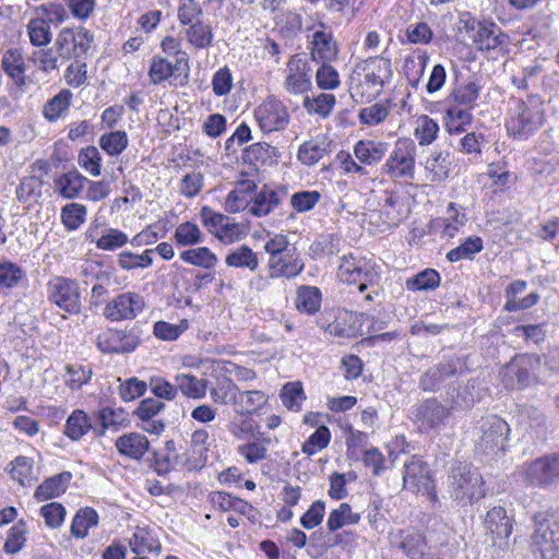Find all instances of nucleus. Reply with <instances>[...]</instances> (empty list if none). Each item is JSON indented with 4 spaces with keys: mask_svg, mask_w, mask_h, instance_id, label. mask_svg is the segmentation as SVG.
<instances>
[{
    "mask_svg": "<svg viewBox=\"0 0 559 559\" xmlns=\"http://www.w3.org/2000/svg\"><path fill=\"white\" fill-rule=\"evenodd\" d=\"M264 250L269 254L267 272L270 277L294 280L305 270V261L294 243L287 236L275 234L264 243Z\"/></svg>",
    "mask_w": 559,
    "mask_h": 559,
    "instance_id": "obj_1",
    "label": "nucleus"
},
{
    "mask_svg": "<svg viewBox=\"0 0 559 559\" xmlns=\"http://www.w3.org/2000/svg\"><path fill=\"white\" fill-rule=\"evenodd\" d=\"M364 79L352 82L349 95L357 104H365L376 99L383 91L384 84L392 76L390 59L371 57L364 61Z\"/></svg>",
    "mask_w": 559,
    "mask_h": 559,
    "instance_id": "obj_2",
    "label": "nucleus"
},
{
    "mask_svg": "<svg viewBox=\"0 0 559 559\" xmlns=\"http://www.w3.org/2000/svg\"><path fill=\"white\" fill-rule=\"evenodd\" d=\"M545 120L544 103L536 95L518 99L506 122L509 135L527 138L538 130Z\"/></svg>",
    "mask_w": 559,
    "mask_h": 559,
    "instance_id": "obj_3",
    "label": "nucleus"
},
{
    "mask_svg": "<svg viewBox=\"0 0 559 559\" xmlns=\"http://www.w3.org/2000/svg\"><path fill=\"white\" fill-rule=\"evenodd\" d=\"M510 427L497 415L481 417L474 428L475 452L493 457L506 450Z\"/></svg>",
    "mask_w": 559,
    "mask_h": 559,
    "instance_id": "obj_4",
    "label": "nucleus"
},
{
    "mask_svg": "<svg viewBox=\"0 0 559 559\" xmlns=\"http://www.w3.org/2000/svg\"><path fill=\"white\" fill-rule=\"evenodd\" d=\"M452 497L463 503H472L485 496L484 481L477 468L467 463H457L450 475Z\"/></svg>",
    "mask_w": 559,
    "mask_h": 559,
    "instance_id": "obj_5",
    "label": "nucleus"
},
{
    "mask_svg": "<svg viewBox=\"0 0 559 559\" xmlns=\"http://www.w3.org/2000/svg\"><path fill=\"white\" fill-rule=\"evenodd\" d=\"M522 480L526 486L539 489L559 485V452L525 462L522 465Z\"/></svg>",
    "mask_w": 559,
    "mask_h": 559,
    "instance_id": "obj_6",
    "label": "nucleus"
},
{
    "mask_svg": "<svg viewBox=\"0 0 559 559\" xmlns=\"http://www.w3.org/2000/svg\"><path fill=\"white\" fill-rule=\"evenodd\" d=\"M416 145L407 138L399 139L389 158L383 165V173L392 179H413L415 175Z\"/></svg>",
    "mask_w": 559,
    "mask_h": 559,
    "instance_id": "obj_7",
    "label": "nucleus"
},
{
    "mask_svg": "<svg viewBox=\"0 0 559 559\" xmlns=\"http://www.w3.org/2000/svg\"><path fill=\"white\" fill-rule=\"evenodd\" d=\"M94 41V35L84 27H64L55 41L59 58L63 60L79 59L87 53Z\"/></svg>",
    "mask_w": 559,
    "mask_h": 559,
    "instance_id": "obj_8",
    "label": "nucleus"
},
{
    "mask_svg": "<svg viewBox=\"0 0 559 559\" xmlns=\"http://www.w3.org/2000/svg\"><path fill=\"white\" fill-rule=\"evenodd\" d=\"M535 531L532 535L544 559H559V519L546 518L543 513L534 516Z\"/></svg>",
    "mask_w": 559,
    "mask_h": 559,
    "instance_id": "obj_9",
    "label": "nucleus"
},
{
    "mask_svg": "<svg viewBox=\"0 0 559 559\" xmlns=\"http://www.w3.org/2000/svg\"><path fill=\"white\" fill-rule=\"evenodd\" d=\"M338 278L343 283L358 284L359 292H365L378 281V273L365 258H355L353 254L344 255L338 266Z\"/></svg>",
    "mask_w": 559,
    "mask_h": 559,
    "instance_id": "obj_10",
    "label": "nucleus"
},
{
    "mask_svg": "<svg viewBox=\"0 0 559 559\" xmlns=\"http://www.w3.org/2000/svg\"><path fill=\"white\" fill-rule=\"evenodd\" d=\"M390 542L409 559H424L430 548L425 534L413 526L391 532Z\"/></svg>",
    "mask_w": 559,
    "mask_h": 559,
    "instance_id": "obj_11",
    "label": "nucleus"
},
{
    "mask_svg": "<svg viewBox=\"0 0 559 559\" xmlns=\"http://www.w3.org/2000/svg\"><path fill=\"white\" fill-rule=\"evenodd\" d=\"M48 299L69 313H79L81 300L79 286L75 281L56 277L48 283Z\"/></svg>",
    "mask_w": 559,
    "mask_h": 559,
    "instance_id": "obj_12",
    "label": "nucleus"
},
{
    "mask_svg": "<svg viewBox=\"0 0 559 559\" xmlns=\"http://www.w3.org/2000/svg\"><path fill=\"white\" fill-rule=\"evenodd\" d=\"M403 487L416 493H432L435 485L430 469L420 457L412 456L404 463Z\"/></svg>",
    "mask_w": 559,
    "mask_h": 559,
    "instance_id": "obj_13",
    "label": "nucleus"
},
{
    "mask_svg": "<svg viewBox=\"0 0 559 559\" xmlns=\"http://www.w3.org/2000/svg\"><path fill=\"white\" fill-rule=\"evenodd\" d=\"M254 117L263 132L283 130L289 122L287 108L275 97H269L259 105Z\"/></svg>",
    "mask_w": 559,
    "mask_h": 559,
    "instance_id": "obj_14",
    "label": "nucleus"
},
{
    "mask_svg": "<svg viewBox=\"0 0 559 559\" xmlns=\"http://www.w3.org/2000/svg\"><path fill=\"white\" fill-rule=\"evenodd\" d=\"M143 297L134 292L122 293L104 308V317L110 321L132 320L144 309Z\"/></svg>",
    "mask_w": 559,
    "mask_h": 559,
    "instance_id": "obj_15",
    "label": "nucleus"
},
{
    "mask_svg": "<svg viewBox=\"0 0 559 559\" xmlns=\"http://www.w3.org/2000/svg\"><path fill=\"white\" fill-rule=\"evenodd\" d=\"M466 32L478 50H496L506 43L507 36L495 23L466 21Z\"/></svg>",
    "mask_w": 559,
    "mask_h": 559,
    "instance_id": "obj_16",
    "label": "nucleus"
},
{
    "mask_svg": "<svg viewBox=\"0 0 559 559\" xmlns=\"http://www.w3.org/2000/svg\"><path fill=\"white\" fill-rule=\"evenodd\" d=\"M284 88L294 95L305 94L311 90V68L301 55H294L286 68Z\"/></svg>",
    "mask_w": 559,
    "mask_h": 559,
    "instance_id": "obj_17",
    "label": "nucleus"
},
{
    "mask_svg": "<svg viewBox=\"0 0 559 559\" xmlns=\"http://www.w3.org/2000/svg\"><path fill=\"white\" fill-rule=\"evenodd\" d=\"M534 360L527 355L514 357L501 370L504 386L508 389H524L532 382Z\"/></svg>",
    "mask_w": 559,
    "mask_h": 559,
    "instance_id": "obj_18",
    "label": "nucleus"
},
{
    "mask_svg": "<svg viewBox=\"0 0 559 559\" xmlns=\"http://www.w3.org/2000/svg\"><path fill=\"white\" fill-rule=\"evenodd\" d=\"M485 527L491 536L493 546L504 549L509 546V538L512 533V521L502 507H493L485 518Z\"/></svg>",
    "mask_w": 559,
    "mask_h": 559,
    "instance_id": "obj_19",
    "label": "nucleus"
},
{
    "mask_svg": "<svg viewBox=\"0 0 559 559\" xmlns=\"http://www.w3.org/2000/svg\"><path fill=\"white\" fill-rule=\"evenodd\" d=\"M452 412L437 399H427L417 405L415 418L420 423V429L432 430L445 425Z\"/></svg>",
    "mask_w": 559,
    "mask_h": 559,
    "instance_id": "obj_20",
    "label": "nucleus"
},
{
    "mask_svg": "<svg viewBox=\"0 0 559 559\" xmlns=\"http://www.w3.org/2000/svg\"><path fill=\"white\" fill-rule=\"evenodd\" d=\"M408 214L404 198L397 192L385 191L380 209L371 216L377 215L386 228L396 227Z\"/></svg>",
    "mask_w": 559,
    "mask_h": 559,
    "instance_id": "obj_21",
    "label": "nucleus"
},
{
    "mask_svg": "<svg viewBox=\"0 0 559 559\" xmlns=\"http://www.w3.org/2000/svg\"><path fill=\"white\" fill-rule=\"evenodd\" d=\"M177 63L168 60L160 56H154L151 60L148 76L151 83L154 85L162 84L163 82L170 80V83L185 85L188 83L189 72H178Z\"/></svg>",
    "mask_w": 559,
    "mask_h": 559,
    "instance_id": "obj_22",
    "label": "nucleus"
},
{
    "mask_svg": "<svg viewBox=\"0 0 559 559\" xmlns=\"http://www.w3.org/2000/svg\"><path fill=\"white\" fill-rule=\"evenodd\" d=\"M319 26L324 28L322 22ZM338 55V46L334 40L331 32L324 29H317L312 35L311 40V57L314 61L331 62L335 60Z\"/></svg>",
    "mask_w": 559,
    "mask_h": 559,
    "instance_id": "obj_23",
    "label": "nucleus"
},
{
    "mask_svg": "<svg viewBox=\"0 0 559 559\" xmlns=\"http://www.w3.org/2000/svg\"><path fill=\"white\" fill-rule=\"evenodd\" d=\"M286 194L285 190L276 191L264 186L255 193L254 198H252V204L249 211L257 217L269 215L282 204Z\"/></svg>",
    "mask_w": 559,
    "mask_h": 559,
    "instance_id": "obj_24",
    "label": "nucleus"
},
{
    "mask_svg": "<svg viewBox=\"0 0 559 559\" xmlns=\"http://www.w3.org/2000/svg\"><path fill=\"white\" fill-rule=\"evenodd\" d=\"M117 451L132 460H140L148 451L150 441L140 432H129L120 436L115 442Z\"/></svg>",
    "mask_w": 559,
    "mask_h": 559,
    "instance_id": "obj_25",
    "label": "nucleus"
},
{
    "mask_svg": "<svg viewBox=\"0 0 559 559\" xmlns=\"http://www.w3.org/2000/svg\"><path fill=\"white\" fill-rule=\"evenodd\" d=\"M209 433L205 429L195 430L191 436V450L186 460V466L189 471L202 469L207 461L206 441Z\"/></svg>",
    "mask_w": 559,
    "mask_h": 559,
    "instance_id": "obj_26",
    "label": "nucleus"
},
{
    "mask_svg": "<svg viewBox=\"0 0 559 559\" xmlns=\"http://www.w3.org/2000/svg\"><path fill=\"white\" fill-rule=\"evenodd\" d=\"M72 479L70 472H62L45 479L35 490L37 501H46L62 495Z\"/></svg>",
    "mask_w": 559,
    "mask_h": 559,
    "instance_id": "obj_27",
    "label": "nucleus"
},
{
    "mask_svg": "<svg viewBox=\"0 0 559 559\" xmlns=\"http://www.w3.org/2000/svg\"><path fill=\"white\" fill-rule=\"evenodd\" d=\"M361 334V324L357 316L345 310H336L332 335L342 338H354Z\"/></svg>",
    "mask_w": 559,
    "mask_h": 559,
    "instance_id": "obj_28",
    "label": "nucleus"
},
{
    "mask_svg": "<svg viewBox=\"0 0 559 559\" xmlns=\"http://www.w3.org/2000/svg\"><path fill=\"white\" fill-rule=\"evenodd\" d=\"M322 294L317 286L301 285L297 288L295 305L299 312L312 316L321 307Z\"/></svg>",
    "mask_w": 559,
    "mask_h": 559,
    "instance_id": "obj_29",
    "label": "nucleus"
},
{
    "mask_svg": "<svg viewBox=\"0 0 559 559\" xmlns=\"http://www.w3.org/2000/svg\"><path fill=\"white\" fill-rule=\"evenodd\" d=\"M388 151V144L381 141L361 140L354 147L355 156L364 164L380 162Z\"/></svg>",
    "mask_w": 559,
    "mask_h": 559,
    "instance_id": "obj_30",
    "label": "nucleus"
},
{
    "mask_svg": "<svg viewBox=\"0 0 559 559\" xmlns=\"http://www.w3.org/2000/svg\"><path fill=\"white\" fill-rule=\"evenodd\" d=\"M131 550L141 556L145 552L158 555L162 550V545L154 534L144 527H138L129 542Z\"/></svg>",
    "mask_w": 559,
    "mask_h": 559,
    "instance_id": "obj_31",
    "label": "nucleus"
},
{
    "mask_svg": "<svg viewBox=\"0 0 559 559\" xmlns=\"http://www.w3.org/2000/svg\"><path fill=\"white\" fill-rule=\"evenodd\" d=\"M177 392L192 400H200L206 395L207 380L199 379L193 374H177L175 377Z\"/></svg>",
    "mask_w": 559,
    "mask_h": 559,
    "instance_id": "obj_32",
    "label": "nucleus"
},
{
    "mask_svg": "<svg viewBox=\"0 0 559 559\" xmlns=\"http://www.w3.org/2000/svg\"><path fill=\"white\" fill-rule=\"evenodd\" d=\"M1 66L16 85L23 86L25 84L24 59L17 49L7 50L2 56Z\"/></svg>",
    "mask_w": 559,
    "mask_h": 559,
    "instance_id": "obj_33",
    "label": "nucleus"
},
{
    "mask_svg": "<svg viewBox=\"0 0 559 559\" xmlns=\"http://www.w3.org/2000/svg\"><path fill=\"white\" fill-rule=\"evenodd\" d=\"M276 157V148L265 142L251 144L243 150L242 159L250 165L271 164Z\"/></svg>",
    "mask_w": 559,
    "mask_h": 559,
    "instance_id": "obj_34",
    "label": "nucleus"
},
{
    "mask_svg": "<svg viewBox=\"0 0 559 559\" xmlns=\"http://www.w3.org/2000/svg\"><path fill=\"white\" fill-rule=\"evenodd\" d=\"M91 429L94 428L92 420L87 416V414L84 411L75 409L67 419L64 433L71 440L78 441L83 436H85Z\"/></svg>",
    "mask_w": 559,
    "mask_h": 559,
    "instance_id": "obj_35",
    "label": "nucleus"
},
{
    "mask_svg": "<svg viewBox=\"0 0 559 559\" xmlns=\"http://www.w3.org/2000/svg\"><path fill=\"white\" fill-rule=\"evenodd\" d=\"M72 92L70 90H61L57 95L49 99L43 109L44 117L50 121H57L64 115L72 102Z\"/></svg>",
    "mask_w": 559,
    "mask_h": 559,
    "instance_id": "obj_36",
    "label": "nucleus"
},
{
    "mask_svg": "<svg viewBox=\"0 0 559 559\" xmlns=\"http://www.w3.org/2000/svg\"><path fill=\"white\" fill-rule=\"evenodd\" d=\"M86 181L88 180L80 173L75 170L69 171L61 175L56 180V188L62 197L67 199H74L83 190Z\"/></svg>",
    "mask_w": 559,
    "mask_h": 559,
    "instance_id": "obj_37",
    "label": "nucleus"
},
{
    "mask_svg": "<svg viewBox=\"0 0 559 559\" xmlns=\"http://www.w3.org/2000/svg\"><path fill=\"white\" fill-rule=\"evenodd\" d=\"M35 19L43 20L47 25H59L68 19L66 8L58 2H46L33 8Z\"/></svg>",
    "mask_w": 559,
    "mask_h": 559,
    "instance_id": "obj_38",
    "label": "nucleus"
},
{
    "mask_svg": "<svg viewBox=\"0 0 559 559\" xmlns=\"http://www.w3.org/2000/svg\"><path fill=\"white\" fill-rule=\"evenodd\" d=\"M266 402L267 396L262 391H239L235 409L240 414H252L261 409Z\"/></svg>",
    "mask_w": 559,
    "mask_h": 559,
    "instance_id": "obj_39",
    "label": "nucleus"
},
{
    "mask_svg": "<svg viewBox=\"0 0 559 559\" xmlns=\"http://www.w3.org/2000/svg\"><path fill=\"white\" fill-rule=\"evenodd\" d=\"M360 521V515L352 511V507L343 502L337 509L330 512L326 526L330 532H335L346 525H355Z\"/></svg>",
    "mask_w": 559,
    "mask_h": 559,
    "instance_id": "obj_40",
    "label": "nucleus"
},
{
    "mask_svg": "<svg viewBox=\"0 0 559 559\" xmlns=\"http://www.w3.org/2000/svg\"><path fill=\"white\" fill-rule=\"evenodd\" d=\"M329 145L324 139L307 141L300 145L298 158L302 164L312 166L329 153Z\"/></svg>",
    "mask_w": 559,
    "mask_h": 559,
    "instance_id": "obj_41",
    "label": "nucleus"
},
{
    "mask_svg": "<svg viewBox=\"0 0 559 559\" xmlns=\"http://www.w3.org/2000/svg\"><path fill=\"white\" fill-rule=\"evenodd\" d=\"M98 523V514L92 508H84L76 512L71 523V534L75 538H84L88 534L91 527Z\"/></svg>",
    "mask_w": 559,
    "mask_h": 559,
    "instance_id": "obj_42",
    "label": "nucleus"
},
{
    "mask_svg": "<svg viewBox=\"0 0 559 559\" xmlns=\"http://www.w3.org/2000/svg\"><path fill=\"white\" fill-rule=\"evenodd\" d=\"M187 40L198 49H204L213 44L214 35L212 26L204 24L202 20L189 25L186 29Z\"/></svg>",
    "mask_w": 559,
    "mask_h": 559,
    "instance_id": "obj_43",
    "label": "nucleus"
},
{
    "mask_svg": "<svg viewBox=\"0 0 559 559\" xmlns=\"http://www.w3.org/2000/svg\"><path fill=\"white\" fill-rule=\"evenodd\" d=\"M225 262L228 266L248 269L250 271H255L259 266L257 253L246 245H242L236 250L229 252Z\"/></svg>",
    "mask_w": 559,
    "mask_h": 559,
    "instance_id": "obj_44",
    "label": "nucleus"
},
{
    "mask_svg": "<svg viewBox=\"0 0 559 559\" xmlns=\"http://www.w3.org/2000/svg\"><path fill=\"white\" fill-rule=\"evenodd\" d=\"M483 248L484 242L479 236H469L460 246L451 249L447 253V259L450 262L472 260L476 253L483 250Z\"/></svg>",
    "mask_w": 559,
    "mask_h": 559,
    "instance_id": "obj_45",
    "label": "nucleus"
},
{
    "mask_svg": "<svg viewBox=\"0 0 559 559\" xmlns=\"http://www.w3.org/2000/svg\"><path fill=\"white\" fill-rule=\"evenodd\" d=\"M441 282L440 274L433 269H425L405 282V286L411 292L433 290L439 287Z\"/></svg>",
    "mask_w": 559,
    "mask_h": 559,
    "instance_id": "obj_46",
    "label": "nucleus"
},
{
    "mask_svg": "<svg viewBox=\"0 0 559 559\" xmlns=\"http://www.w3.org/2000/svg\"><path fill=\"white\" fill-rule=\"evenodd\" d=\"M238 394V386L228 378L218 381L210 390V395L214 403L221 405L231 404L234 407L236 406Z\"/></svg>",
    "mask_w": 559,
    "mask_h": 559,
    "instance_id": "obj_47",
    "label": "nucleus"
},
{
    "mask_svg": "<svg viewBox=\"0 0 559 559\" xmlns=\"http://www.w3.org/2000/svg\"><path fill=\"white\" fill-rule=\"evenodd\" d=\"M201 218L205 226L207 227H222L218 238L224 242H233V233L237 229L236 225H224V221L226 217L223 214L213 212L210 207L204 206L201 210Z\"/></svg>",
    "mask_w": 559,
    "mask_h": 559,
    "instance_id": "obj_48",
    "label": "nucleus"
},
{
    "mask_svg": "<svg viewBox=\"0 0 559 559\" xmlns=\"http://www.w3.org/2000/svg\"><path fill=\"white\" fill-rule=\"evenodd\" d=\"M180 259L186 263L204 269L214 267L218 261L207 247L185 250L180 253Z\"/></svg>",
    "mask_w": 559,
    "mask_h": 559,
    "instance_id": "obj_49",
    "label": "nucleus"
},
{
    "mask_svg": "<svg viewBox=\"0 0 559 559\" xmlns=\"http://www.w3.org/2000/svg\"><path fill=\"white\" fill-rule=\"evenodd\" d=\"M123 336L124 330L109 329L98 334L96 345L98 349L104 354H120L123 349L131 348V346H120Z\"/></svg>",
    "mask_w": 559,
    "mask_h": 559,
    "instance_id": "obj_50",
    "label": "nucleus"
},
{
    "mask_svg": "<svg viewBox=\"0 0 559 559\" xmlns=\"http://www.w3.org/2000/svg\"><path fill=\"white\" fill-rule=\"evenodd\" d=\"M443 229L441 231L442 238H453L460 229L466 224L467 218L464 212L456 207V204L451 202L447 209V216L443 218Z\"/></svg>",
    "mask_w": 559,
    "mask_h": 559,
    "instance_id": "obj_51",
    "label": "nucleus"
},
{
    "mask_svg": "<svg viewBox=\"0 0 559 559\" xmlns=\"http://www.w3.org/2000/svg\"><path fill=\"white\" fill-rule=\"evenodd\" d=\"M335 105V96L328 93H321L316 97L306 96L304 107L310 115H318L326 118Z\"/></svg>",
    "mask_w": 559,
    "mask_h": 559,
    "instance_id": "obj_52",
    "label": "nucleus"
},
{
    "mask_svg": "<svg viewBox=\"0 0 559 559\" xmlns=\"http://www.w3.org/2000/svg\"><path fill=\"white\" fill-rule=\"evenodd\" d=\"M68 378L66 384L72 390H80L84 384H87L93 376V369L90 365L82 364H68L66 366Z\"/></svg>",
    "mask_w": 559,
    "mask_h": 559,
    "instance_id": "obj_53",
    "label": "nucleus"
},
{
    "mask_svg": "<svg viewBox=\"0 0 559 559\" xmlns=\"http://www.w3.org/2000/svg\"><path fill=\"white\" fill-rule=\"evenodd\" d=\"M26 31L31 44L35 47H45L52 39L50 26L43 20L35 17L31 19L26 25Z\"/></svg>",
    "mask_w": 559,
    "mask_h": 559,
    "instance_id": "obj_54",
    "label": "nucleus"
},
{
    "mask_svg": "<svg viewBox=\"0 0 559 559\" xmlns=\"http://www.w3.org/2000/svg\"><path fill=\"white\" fill-rule=\"evenodd\" d=\"M97 421L100 424V429H94L95 433L103 436L106 429L117 430L126 420L124 412L120 409H112L104 407L96 413Z\"/></svg>",
    "mask_w": 559,
    "mask_h": 559,
    "instance_id": "obj_55",
    "label": "nucleus"
},
{
    "mask_svg": "<svg viewBox=\"0 0 559 559\" xmlns=\"http://www.w3.org/2000/svg\"><path fill=\"white\" fill-rule=\"evenodd\" d=\"M86 206L80 203H69L61 209V221L68 230H76L86 218Z\"/></svg>",
    "mask_w": 559,
    "mask_h": 559,
    "instance_id": "obj_56",
    "label": "nucleus"
},
{
    "mask_svg": "<svg viewBox=\"0 0 559 559\" xmlns=\"http://www.w3.org/2000/svg\"><path fill=\"white\" fill-rule=\"evenodd\" d=\"M129 140L124 131L104 133L99 138V146L110 156H117L128 146Z\"/></svg>",
    "mask_w": 559,
    "mask_h": 559,
    "instance_id": "obj_57",
    "label": "nucleus"
},
{
    "mask_svg": "<svg viewBox=\"0 0 559 559\" xmlns=\"http://www.w3.org/2000/svg\"><path fill=\"white\" fill-rule=\"evenodd\" d=\"M280 396L283 405L294 412H298L301 408V403L306 400L300 382L286 383L283 386Z\"/></svg>",
    "mask_w": 559,
    "mask_h": 559,
    "instance_id": "obj_58",
    "label": "nucleus"
},
{
    "mask_svg": "<svg viewBox=\"0 0 559 559\" xmlns=\"http://www.w3.org/2000/svg\"><path fill=\"white\" fill-rule=\"evenodd\" d=\"M449 154L438 153L427 158L426 169L430 174L432 182H442L449 177L450 162Z\"/></svg>",
    "mask_w": 559,
    "mask_h": 559,
    "instance_id": "obj_59",
    "label": "nucleus"
},
{
    "mask_svg": "<svg viewBox=\"0 0 559 559\" xmlns=\"http://www.w3.org/2000/svg\"><path fill=\"white\" fill-rule=\"evenodd\" d=\"M160 47L165 53L174 57L178 72L190 71L189 57L186 51L181 50V44L178 39L168 36L163 39Z\"/></svg>",
    "mask_w": 559,
    "mask_h": 559,
    "instance_id": "obj_60",
    "label": "nucleus"
},
{
    "mask_svg": "<svg viewBox=\"0 0 559 559\" xmlns=\"http://www.w3.org/2000/svg\"><path fill=\"white\" fill-rule=\"evenodd\" d=\"M155 469L159 475L167 474L174 469L178 462L176 443L168 440L165 443V453H154Z\"/></svg>",
    "mask_w": 559,
    "mask_h": 559,
    "instance_id": "obj_61",
    "label": "nucleus"
},
{
    "mask_svg": "<svg viewBox=\"0 0 559 559\" xmlns=\"http://www.w3.org/2000/svg\"><path fill=\"white\" fill-rule=\"evenodd\" d=\"M174 238L177 246L188 247L200 243L202 241V234L195 224L186 222L177 226Z\"/></svg>",
    "mask_w": 559,
    "mask_h": 559,
    "instance_id": "obj_62",
    "label": "nucleus"
},
{
    "mask_svg": "<svg viewBox=\"0 0 559 559\" xmlns=\"http://www.w3.org/2000/svg\"><path fill=\"white\" fill-rule=\"evenodd\" d=\"M79 165L93 177L100 175L102 156L95 146L82 148L78 156Z\"/></svg>",
    "mask_w": 559,
    "mask_h": 559,
    "instance_id": "obj_63",
    "label": "nucleus"
},
{
    "mask_svg": "<svg viewBox=\"0 0 559 559\" xmlns=\"http://www.w3.org/2000/svg\"><path fill=\"white\" fill-rule=\"evenodd\" d=\"M480 90L481 85L479 83L468 81L453 90L452 96L459 105L472 108L479 97Z\"/></svg>",
    "mask_w": 559,
    "mask_h": 559,
    "instance_id": "obj_64",
    "label": "nucleus"
}]
</instances>
